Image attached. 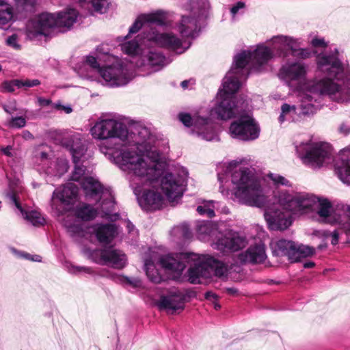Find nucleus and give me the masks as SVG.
Listing matches in <instances>:
<instances>
[{"label":"nucleus","instance_id":"1","mask_svg":"<svg viewBox=\"0 0 350 350\" xmlns=\"http://www.w3.org/2000/svg\"><path fill=\"white\" fill-rule=\"evenodd\" d=\"M156 138L150 129L142 126L137 130L134 146L139 151L137 153L132 148H119L116 144L112 146L101 143L100 151L109 154L114 163L121 168L127 169L135 176L146 175L149 180H155L162 174V165L159 163L161 154L155 147Z\"/></svg>","mask_w":350,"mask_h":350},{"label":"nucleus","instance_id":"2","mask_svg":"<svg viewBox=\"0 0 350 350\" xmlns=\"http://www.w3.org/2000/svg\"><path fill=\"white\" fill-rule=\"evenodd\" d=\"M295 42L291 38L277 36L273 39L272 50L265 45H258L254 51H243L234 59V66L224 79L222 88H241L252 72H260L262 67L278 55H286L289 50L295 51Z\"/></svg>","mask_w":350,"mask_h":350},{"label":"nucleus","instance_id":"3","mask_svg":"<svg viewBox=\"0 0 350 350\" xmlns=\"http://www.w3.org/2000/svg\"><path fill=\"white\" fill-rule=\"evenodd\" d=\"M291 94L298 97L299 107L284 103L278 118L280 123L284 121L301 122L305 118L313 116L327 101L350 103V89H291Z\"/></svg>","mask_w":350,"mask_h":350},{"label":"nucleus","instance_id":"4","mask_svg":"<svg viewBox=\"0 0 350 350\" xmlns=\"http://www.w3.org/2000/svg\"><path fill=\"white\" fill-rule=\"evenodd\" d=\"M167 13L163 10H157L150 14L139 15L129 29V34L137 33L141 28L144 29V40L154 42L157 45L173 51H185L183 42L176 36L170 33H159L157 27L165 25Z\"/></svg>","mask_w":350,"mask_h":350},{"label":"nucleus","instance_id":"5","mask_svg":"<svg viewBox=\"0 0 350 350\" xmlns=\"http://www.w3.org/2000/svg\"><path fill=\"white\" fill-rule=\"evenodd\" d=\"M232 183L236 185L234 195L240 203L258 208L265 206V196L260 183L249 168L241 167L234 171L232 174Z\"/></svg>","mask_w":350,"mask_h":350},{"label":"nucleus","instance_id":"6","mask_svg":"<svg viewBox=\"0 0 350 350\" xmlns=\"http://www.w3.org/2000/svg\"><path fill=\"white\" fill-rule=\"evenodd\" d=\"M78 12L75 9H68L57 15L42 13L28 21L26 25L27 36L32 40L39 36H47L55 27L72 26L77 20Z\"/></svg>","mask_w":350,"mask_h":350},{"label":"nucleus","instance_id":"7","mask_svg":"<svg viewBox=\"0 0 350 350\" xmlns=\"http://www.w3.org/2000/svg\"><path fill=\"white\" fill-rule=\"evenodd\" d=\"M296 194L282 191L278 203L267 206L264 210V217L271 230H284L292 224L291 214L295 211Z\"/></svg>","mask_w":350,"mask_h":350},{"label":"nucleus","instance_id":"8","mask_svg":"<svg viewBox=\"0 0 350 350\" xmlns=\"http://www.w3.org/2000/svg\"><path fill=\"white\" fill-rule=\"evenodd\" d=\"M239 90L240 89H219L216 103L210 110V116L224 120L234 117L239 108L242 107L245 101V96Z\"/></svg>","mask_w":350,"mask_h":350},{"label":"nucleus","instance_id":"9","mask_svg":"<svg viewBox=\"0 0 350 350\" xmlns=\"http://www.w3.org/2000/svg\"><path fill=\"white\" fill-rule=\"evenodd\" d=\"M296 151L303 162L313 168H319L329 163L333 157L332 148L327 143H301Z\"/></svg>","mask_w":350,"mask_h":350},{"label":"nucleus","instance_id":"10","mask_svg":"<svg viewBox=\"0 0 350 350\" xmlns=\"http://www.w3.org/2000/svg\"><path fill=\"white\" fill-rule=\"evenodd\" d=\"M90 133L95 139L105 141L119 139L126 142L129 138L126 125L112 118H100L90 129Z\"/></svg>","mask_w":350,"mask_h":350},{"label":"nucleus","instance_id":"11","mask_svg":"<svg viewBox=\"0 0 350 350\" xmlns=\"http://www.w3.org/2000/svg\"><path fill=\"white\" fill-rule=\"evenodd\" d=\"M162 165V174L155 180H149L146 175L137 176L140 178H144L146 183L152 184L157 181L161 177V189L168 200L173 202L180 198L186 190L187 176L188 172H185V175L179 174H173L169 172H164V165Z\"/></svg>","mask_w":350,"mask_h":350},{"label":"nucleus","instance_id":"12","mask_svg":"<svg viewBox=\"0 0 350 350\" xmlns=\"http://www.w3.org/2000/svg\"><path fill=\"white\" fill-rule=\"evenodd\" d=\"M193 265L188 270L189 281L191 284H200V278H209L212 273L217 277L226 276L227 267L221 262L213 257H208L202 260L200 258H192Z\"/></svg>","mask_w":350,"mask_h":350},{"label":"nucleus","instance_id":"13","mask_svg":"<svg viewBox=\"0 0 350 350\" xmlns=\"http://www.w3.org/2000/svg\"><path fill=\"white\" fill-rule=\"evenodd\" d=\"M260 128L258 123L249 113L241 114L231 122L229 127L230 136L243 142L254 141L258 138Z\"/></svg>","mask_w":350,"mask_h":350},{"label":"nucleus","instance_id":"14","mask_svg":"<svg viewBox=\"0 0 350 350\" xmlns=\"http://www.w3.org/2000/svg\"><path fill=\"white\" fill-rule=\"evenodd\" d=\"M178 120L186 127H191V132L206 141L219 140L215 126L211 118H204L190 113L180 112L178 114Z\"/></svg>","mask_w":350,"mask_h":350},{"label":"nucleus","instance_id":"15","mask_svg":"<svg viewBox=\"0 0 350 350\" xmlns=\"http://www.w3.org/2000/svg\"><path fill=\"white\" fill-rule=\"evenodd\" d=\"M318 67L322 71L327 72V77L321 81L319 88H340L341 85L334 82L343 72L342 63L338 58V51L336 54H321L317 57Z\"/></svg>","mask_w":350,"mask_h":350},{"label":"nucleus","instance_id":"16","mask_svg":"<svg viewBox=\"0 0 350 350\" xmlns=\"http://www.w3.org/2000/svg\"><path fill=\"white\" fill-rule=\"evenodd\" d=\"M100 256V261L105 265H110L116 269L124 268L127 263L126 254L121 250L115 249L113 246L105 247L100 250H95L92 256Z\"/></svg>","mask_w":350,"mask_h":350},{"label":"nucleus","instance_id":"17","mask_svg":"<svg viewBox=\"0 0 350 350\" xmlns=\"http://www.w3.org/2000/svg\"><path fill=\"white\" fill-rule=\"evenodd\" d=\"M245 245V239L244 237H241L237 232L228 230L213 243V247L223 252H236L243 248Z\"/></svg>","mask_w":350,"mask_h":350},{"label":"nucleus","instance_id":"18","mask_svg":"<svg viewBox=\"0 0 350 350\" xmlns=\"http://www.w3.org/2000/svg\"><path fill=\"white\" fill-rule=\"evenodd\" d=\"M200 10L194 7L191 9L189 15H183L178 25V31L183 38H194L198 29V21Z\"/></svg>","mask_w":350,"mask_h":350},{"label":"nucleus","instance_id":"19","mask_svg":"<svg viewBox=\"0 0 350 350\" xmlns=\"http://www.w3.org/2000/svg\"><path fill=\"white\" fill-rule=\"evenodd\" d=\"M98 74L107 85H125L130 81V78L119 67L103 66L98 69Z\"/></svg>","mask_w":350,"mask_h":350},{"label":"nucleus","instance_id":"20","mask_svg":"<svg viewBox=\"0 0 350 350\" xmlns=\"http://www.w3.org/2000/svg\"><path fill=\"white\" fill-rule=\"evenodd\" d=\"M317 214L319 217V221L335 225L342 221V215L334 210L331 202L327 199H318Z\"/></svg>","mask_w":350,"mask_h":350},{"label":"nucleus","instance_id":"21","mask_svg":"<svg viewBox=\"0 0 350 350\" xmlns=\"http://www.w3.org/2000/svg\"><path fill=\"white\" fill-rule=\"evenodd\" d=\"M335 174L344 183L350 185V146L344 149L334 160Z\"/></svg>","mask_w":350,"mask_h":350},{"label":"nucleus","instance_id":"22","mask_svg":"<svg viewBox=\"0 0 350 350\" xmlns=\"http://www.w3.org/2000/svg\"><path fill=\"white\" fill-rule=\"evenodd\" d=\"M265 247L263 244L250 246L245 252L239 255V258L243 263H262L266 258Z\"/></svg>","mask_w":350,"mask_h":350},{"label":"nucleus","instance_id":"23","mask_svg":"<svg viewBox=\"0 0 350 350\" xmlns=\"http://www.w3.org/2000/svg\"><path fill=\"white\" fill-rule=\"evenodd\" d=\"M138 202L143 209L152 211L161 207L163 197L159 192L147 190L138 198Z\"/></svg>","mask_w":350,"mask_h":350},{"label":"nucleus","instance_id":"24","mask_svg":"<svg viewBox=\"0 0 350 350\" xmlns=\"http://www.w3.org/2000/svg\"><path fill=\"white\" fill-rule=\"evenodd\" d=\"M184 301L183 295L174 293L168 296H162L157 306L159 309L175 312L184 309Z\"/></svg>","mask_w":350,"mask_h":350},{"label":"nucleus","instance_id":"25","mask_svg":"<svg viewBox=\"0 0 350 350\" xmlns=\"http://www.w3.org/2000/svg\"><path fill=\"white\" fill-rule=\"evenodd\" d=\"M306 72V67L302 64L295 63L283 66L279 77L285 80H298L304 79Z\"/></svg>","mask_w":350,"mask_h":350},{"label":"nucleus","instance_id":"26","mask_svg":"<svg viewBox=\"0 0 350 350\" xmlns=\"http://www.w3.org/2000/svg\"><path fill=\"white\" fill-rule=\"evenodd\" d=\"M71 212L77 219L83 221L94 220L98 215L97 208L85 202H79L75 206L73 205Z\"/></svg>","mask_w":350,"mask_h":350},{"label":"nucleus","instance_id":"27","mask_svg":"<svg viewBox=\"0 0 350 350\" xmlns=\"http://www.w3.org/2000/svg\"><path fill=\"white\" fill-rule=\"evenodd\" d=\"M53 193V197L72 206L77 200L79 188L73 183H68L60 189H55Z\"/></svg>","mask_w":350,"mask_h":350},{"label":"nucleus","instance_id":"28","mask_svg":"<svg viewBox=\"0 0 350 350\" xmlns=\"http://www.w3.org/2000/svg\"><path fill=\"white\" fill-rule=\"evenodd\" d=\"M295 245V243L292 241L281 239L271 241L270 247L273 256H287L288 260H291Z\"/></svg>","mask_w":350,"mask_h":350},{"label":"nucleus","instance_id":"29","mask_svg":"<svg viewBox=\"0 0 350 350\" xmlns=\"http://www.w3.org/2000/svg\"><path fill=\"white\" fill-rule=\"evenodd\" d=\"M117 226L113 224H99L95 230V235L99 243L109 244L118 234Z\"/></svg>","mask_w":350,"mask_h":350},{"label":"nucleus","instance_id":"30","mask_svg":"<svg viewBox=\"0 0 350 350\" xmlns=\"http://www.w3.org/2000/svg\"><path fill=\"white\" fill-rule=\"evenodd\" d=\"M318 199L309 193H296L295 211L293 213L312 210L317 204Z\"/></svg>","mask_w":350,"mask_h":350},{"label":"nucleus","instance_id":"31","mask_svg":"<svg viewBox=\"0 0 350 350\" xmlns=\"http://www.w3.org/2000/svg\"><path fill=\"white\" fill-rule=\"evenodd\" d=\"M159 262L163 268L178 275H180L186 267L185 263L170 254L162 256Z\"/></svg>","mask_w":350,"mask_h":350},{"label":"nucleus","instance_id":"32","mask_svg":"<svg viewBox=\"0 0 350 350\" xmlns=\"http://www.w3.org/2000/svg\"><path fill=\"white\" fill-rule=\"evenodd\" d=\"M84 191L85 197L92 198L103 193V187L101 183L92 176L84 179L80 185Z\"/></svg>","mask_w":350,"mask_h":350},{"label":"nucleus","instance_id":"33","mask_svg":"<svg viewBox=\"0 0 350 350\" xmlns=\"http://www.w3.org/2000/svg\"><path fill=\"white\" fill-rule=\"evenodd\" d=\"M50 205L52 213L56 217L63 216L67 213L71 212L72 209L71 205L67 204L66 202L59 200L56 197H53V194L50 200Z\"/></svg>","mask_w":350,"mask_h":350},{"label":"nucleus","instance_id":"34","mask_svg":"<svg viewBox=\"0 0 350 350\" xmlns=\"http://www.w3.org/2000/svg\"><path fill=\"white\" fill-rule=\"evenodd\" d=\"M98 61L99 60L97 55L96 57L87 56L83 66L79 68V75L83 78L92 80V75L89 72H85L86 71V66H89L91 68L90 72L98 73V69H100L101 67H100Z\"/></svg>","mask_w":350,"mask_h":350},{"label":"nucleus","instance_id":"35","mask_svg":"<svg viewBox=\"0 0 350 350\" xmlns=\"http://www.w3.org/2000/svg\"><path fill=\"white\" fill-rule=\"evenodd\" d=\"M314 253L315 249L313 247L304 245H297L295 243L291 261H299L301 258L311 256L314 254Z\"/></svg>","mask_w":350,"mask_h":350},{"label":"nucleus","instance_id":"36","mask_svg":"<svg viewBox=\"0 0 350 350\" xmlns=\"http://www.w3.org/2000/svg\"><path fill=\"white\" fill-rule=\"evenodd\" d=\"M14 17L12 6L8 3L0 0V27L8 25Z\"/></svg>","mask_w":350,"mask_h":350},{"label":"nucleus","instance_id":"37","mask_svg":"<svg viewBox=\"0 0 350 350\" xmlns=\"http://www.w3.org/2000/svg\"><path fill=\"white\" fill-rule=\"evenodd\" d=\"M216 230L215 225L209 221H202L198 224L196 231L200 239L206 236H212Z\"/></svg>","mask_w":350,"mask_h":350},{"label":"nucleus","instance_id":"38","mask_svg":"<svg viewBox=\"0 0 350 350\" xmlns=\"http://www.w3.org/2000/svg\"><path fill=\"white\" fill-rule=\"evenodd\" d=\"M3 85V88H31L40 85V82L38 79H13L5 81Z\"/></svg>","mask_w":350,"mask_h":350},{"label":"nucleus","instance_id":"39","mask_svg":"<svg viewBox=\"0 0 350 350\" xmlns=\"http://www.w3.org/2000/svg\"><path fill=\"white\" fill-rule=\"evenodd\" d=\"M145 271L147 277L152 282L159 284L163 281V277L152 263L146 262L145 263Z\"/></svg>","mask_w":350,"mask_h":350},{"label":"nucleus","instance_id":"40","mask_svg":"<svg viewBox=\"0 0 350 350\" xmlns=\"http://www.w3.org/2000/svg\"><path fill=\"white\" fill-rule=\"evenodd\" d=\"M142 39L139 36H137V38L133 40L129 41L127 42L124 43L121 46V49L123 52L128 55H135L137 53L139 47V41Z\"/></svg>","mask_w":350,"mask_h":350},{"label":"nucleus","instance_id":"41","mask_svg":"<svg viewBox=\"0 0 350 350\" xmlns=\"http://www.w3.org/2000/svg\"><path fill=\"white\" fill-rule=\"evenodd\" d=\"M82 3H88L94 12L100 14L106 12L109 3L107 0H80Z\"/></svg>","mask_w":350,"mask_h":350},{"label":"nucleus","instance_id":"42","mask_svg":"<svg viewBox=\"0 0 350 350\" xmlns=\"http://www.w3.org/2000/svg\"><path fill=\"white\" fill-rule=\"evenodd\" d=\"M87 168L83 165L75 163L74 170L71 175V180L81 184V182L86 178L89 177L86 175Z\"/></svg>","mask_w":350,"mask_h":350},{"label":"nucleus","instance_id":"43","mask_svg":"<svg viewBox=\"0 0 350 350\" xmlns=\"http://www.w3.org/2000/svg\"><path fill=\"white\" fill-rule=\"evenodd\" d=\"M196 211L200 215H207L209 218L215 216L214 207L211 201H204L203 204L198 206Z\"/></svg>","mask_w":350,"mask_h":350},{"label":"nucleus","instance_id":"44","mask_svg":"<svg viewBox=\"0 0 350 350\" xmlns=\"http://www.w3.org/2000/svg\"><path fill=\"white\" fill-rule=\"evenodd\" d=\"M26 218L33 226H42L45 223V219L42 216L40 213L36 211H31L27 213Z\"/></svg>","mask_w":350,"mask_h":350},{"label":"nucleus","instance_id":"45","mask_svg":"<svg viewBox=\"0 0 350 350\" xmlns=\"http://www.w3.org/2000/svg\"><path fill=\"white\" fill-rule=\"evenodd\" d=\"M148 62L152 66H163L165 64V57L160 53L151 52L149 54Z\"/></svg>","mask_w":350,"mask_h":350},{"label":"nucleus","instance_id":"46","mask_svg":"<svg viewBox=\"0 0 350 350\" xmlns=\"http://www.w3.org/2000/svg\"><path fill=\"white\" fill-rule=\"evenodd\" d=\"M267 178L273 181L275 186H286L288 187H291V183L284 176L273 173H269Z\"/></svg>","mask_w":350,"mask_h":350},{"label":"nucleus","instance_id":"47","mask_svg":"<svg viewBox=\"0 0 350 350\" xmlns=\"http://www.w3.org/2000/svg\"><path fill=\"white\" fill-rule=\"evenodd\" d=\"M87 148L84 144L80 146L73 145L72 147V159L75 163H79L81 158L85 154Z\"/></svg>","mask_w":350,"mask_h":350},{"label":"nucleus","instance_id":"48","mask_svg":"<svg viewBox=\"0 0 350 350\" xmlns=\"http://www.w3.org/2000/svg\"><path fill=\"white\" fill-rule=\"evenodd\" d=\"M110 49L107 44H102L96 49V55L98 60L102 61L103 57L105 58L104 61H110L112 56L109 54Z\"/></svg>","mask_w":350,"mask_h":350},{"label":"nucleus","instance_id":"49","mask_svg":"<svg viewBox=\"0 0 350 350\" xmlns=\"http://www.w3.org/2000/svg\"><path fill=\"white\" fill-rule=\"evenodd\" d=\"M26 125V120L22 116L12 118L7 123V126L12 129H21Z\"/></svg>","mask_w":350,"mask_h":350},{"label":"nucleus","instance_id":"50","mask_svg":"<svg viewBox=\"0 0 350 350\" xmlns=\"http://www.w3.org/2000/svg\"><path fill=\"white\" fill-rule=\"evenodd\" d=\"M342 210L344 213L346 214L347 219V221L342 222L340 224L342 226V228L344 230L345 232L347 234H350V206H342Z\"/></svg>","mask_w":350,"mask_h":350},{"label":"nucleus","instance_id":"51","mask_svg":"<svg viewBox=\"0 0 350 350\" xmlns=\"http://www.w3.org/2000/svg\"><path fill=\"white\" fill-rule=\"evenodd\" d=\"M119 280L122 284L129 285L135 288L139 287L141 285V281L137 278L122 275L119 277Z\"/></svg>","mask_w":350,"mask_h":350},{"label":"nucleus","instance_id":"52","mask_svg":"<svg viewBox=\"0 0 350 350\" xmlns=\"http://www.w3.org/2000/svg\"><path fill=\"white\" fill-rule=\"evenodd\" d=\"M52 107L57 111H63L67 114L70 113L72 111V109L71 106L63 105H62L60 101H58L55 103H52Z\"/></svg>","mask_w":350,"mask_h":350},{"label":"nucleus","instance_id":"53","mask_svg":"<svg viewBox=\"0 0 350 350\" xmlns=\"http://www.w3.org/2000/svg\"><path fill=\"white\" fill-rule=\"evenodd\" d=\"M177 230L180 232L181 236L185 239H188L191 237V231L187 224H182L178 228Z\"/></svg>","mask_w":350,"mask_h":350},{"label":"nucleus","instance_id":"54","mask_svg":"<svg viewBox=\"0 0 350 350\" xmlns=\"http://www.w3.org/2000/svg\"><path fill=\"white\" fill-rule=\"evenodd\" d=\"M56 167L58 171L56 175L62 176L67 172L68 165L67 162L61 161L56 163Z\"/></svg>","mask_w":350,"mask_h":350},{"label":"nucleus","instance_id":"55","mask_svg":"<svg viewBox=\"0 0 350 350\" xmlns=\"http://www.w3.org/2000/svg\"><path fill=\"white\" fill-rule=\"evenodd\" d=\"M312 234L318 238L322 239L323 241H325L329 237V231L325 230H315Z\"/></svg>","mask_w":350,"mask_h":350},{"label":"nucleus","instance_id":"56","mask_svg":"<svg viewBox=\"0 0 350 350\" xmlns=\"http://www.w3.org/2000/svg\"><path fill=\"white\" fill-rule=\"evenodd\" d=\"M7 197L14 204V205L18 210L23 212V208L17 199L16 193H14L12 191L8 192L7 193Z\"/></svg>","mask_w":350,"mask_h":350},{"label":"nucleus","instance_id":"57","mask_svg":"<svg viewBox=\"0 0 350 350\" xmlns=\"http://www.w3.org/2000/svg\"><path fill=\"white\" fill-rule=\"evenodd\" d=\"M17 41V36L16 34H13L7 38L6 42L8 45L18 49L20 48V45L18 44Z\"/></svg>","mask_w":350,"mask_h":350},{"label":"nucleus","instance_id":"58","mask_svg":"<svg viewBox=\"0 0 350 350\" xmlns=\"http://www.w3.org/2000/svg\"><path fill=\"white\" fill-rule=\"evenodd\" d=\"M338 132L345 136L349 135L350 133V125L342 122L338 127Z\"/></svg>","mask_w":350,"mask_h":350},{"label":"nucleus","instance_id":"59","mask_svg":"<svg viewBox=\"0 0 350 350\" xmlns=\"http://www.w3.org/2000/svg\"><path fill=\"white\" fill-rule=\"evenodd\" d=\"M329 237L332 238L331 243L333 245L338 244L339 241V233L337 230H334L332 232H329Z\"/></svg>","mask_w":350,"mask_h":350},{"label":"nucleus","instance_id":"60","mask_svg":"<svg viewBox=\"0 0 350 350\" xmlns=\"http://www.w3.org/2000/svg\"><path fill=\"white\" fill-rule=\"evenodd\" d=\"M204 297L207 300H214L217 301L218 296L217 294L213 293L212 291H207L204 294Z\"/></svg>","mask_w":350,"mask_h":350},{"label":"nucleus","instance_id":"61","mask_svg":"<svg viewBox=\"0 0 350 350\" xmlns=\"http://www.w3.org/2000/svg\"><path fill=\"white\" fill-rule=\"evenodd\" d=\"M182 88H187L189 85H195L196 80L193 78H191L188 80H185L180 83Z\"/></svg>","mask_w":350,"mask_h":350},{"label":"nucleus","instance_id":"62","mask_svg":"<svg viewBox=\"0 0 350 350\" xmlns=\"http://www.w3.org/2000/svg\"><path fill=\"white\" fill-rule=\"evenodd\" d=\"M312 44L314 46H325L326 44L323 39L321 38H314L312 40Z\"/></svg>","mask_w":350,"mask_h":350},{"label":"nucleus","instance_id":"63","mask_svg":"<svg viewBox=\"0 0 350 350\" xmlns=\"http://www.w3.org/2000/svg\"><path fill=\"white\" fill-rule=\"evenodd\" d=\"M244 5H245L244 3H243L241 1L238 2L235 5H234L231 8V12L233 14H237V12L239 11V10L241 9V8H243L244 7Z\"/></svg>","mask_w":350,"mask_h":350},{"label":"nucleus","instance_id":"64","mask_svg":"<svg viewBox=\"0 0 350 350\" xmlns=\"http://www.w3.org/2000/svg\"><path fill=\"white\" fill-rule=\"evenodd\" d=\"M12 147L10 146H8L5 148H1V152L3 154L8 157H12V154L11 152Z\"/></svg>","mask_w":350,"mask_h":350}]
</instances>
